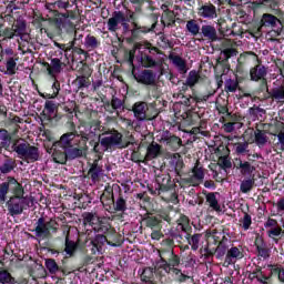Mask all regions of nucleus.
<instances>
[{"label": "nucleus", "instance_id": "09e8293b", "mask_svg": "<svg viewBox=\"0 0 284 284\" xmlns=\"http://www.w3.org/2000/svg\"><path fill=\"white\" fill-rule=\"evenodd\" d=\"M105 243H108V245H112V247H116V244L108 241V237L103 233L95 235L94 240L92 241V245L94 247H101V245H104Z\"/></svg>", "mask_w": 284, "mask_h": 284}, {"label": "nucleus", "instance_id": "f704fd0d", "mask_svg": "<svg viewBox=\"0 0 284 284\" xmlns=\"http://www.w3.org/2000/svg\"><path fill=\"white\" fill-rule=\"evenodd\" d=\"M267 267L271 276H275L280 283L284 284V266L281 264H268Z\"/></svg>", "mask_w": 284, "mask_h": 284}, {"label": "nucleus", "instance_id": "49530a36", "mask_svg": "<svg viewBox=\"0 0 284 284\" xmlns=\"http://www.w3.org/2000/svg\"><path fill=\"white\" fill-rule=\"evenodd\" d=\"M206 203H209L210 207L215 212H221V205L219 204V200L216 199V193L211 192L206 194Z\"/></svg>", "mask_w": 284, "mask_h": 284}, {"label": "nucleus", "instance_id": "b1692460", "mask_svg": "<svg viewBox=\"0 0 284 284\" xmlns=\"http://www.w3.org/2000/svg\"><path fill=\"white\" fill-rule=\"evenodd\" d=\"M260 24L263 28H276L278 24L283 26L281 20L272 13H264L261 18Z\"/></svg>", "mask_w": 284, "mask_h": 284}, {"label": "nucleus", "instance_id": "ea45409f", "mask_svg": "<svg viewBox=\"0 0 284 284\" xmlns=\"http://www.w3.org/2000/svg\"><path fill=\"white\" fill-rule=\"evenodd\" d=\"M93 230L98 233V234H108V232H110V222L105 221V219H98V223H95V225L93 226Z\"/></svg>", "mask_w": 284, "mask_h": 284}, {"label": "nucleus", "instance_id": "6ab92c4d", "mask_svg": "<svg viewBox=\"0 0 284 284\" xmlns=\"http://www.w3.org/2000/svg\"><path fill=\"white\" fill-rule=\"evenodd\" d=\"M132 112L138 121H148V103L145 102H135L132 106Z\"/></svg>", "mask_w": 284, "mask_h": 284}, {"label": "nucleus", "instance_id": "58836bf2", "mask_svg": "<svg viewBox=\"0 0 284 284\" xmlns=\"http://www.w3.org/2000/svg\"><path fill=\"white\" fill-rule=\"evenodd\" d=\"M82 219H83V223L84 225H90L93 230V227L97 225V223H99V214H97L95 212H84L82 214Z\"/></svg>", "mask_w": 284, "mask_h": 284}, {"label": "nucleus", "instance_id": "423d86ee", "mask_svg": "<svg viewBox=\"0 0 284 284\" xmlns=\"http://www.w3.org/2000/svg\"><path fill=\"white\" fill-rule=\"evenodd\" d=\"M158 253L160 260L155 265V274H170L171 270L181 265V257L174 253V248L162 247Z\"/></svg>", "mask_w": 284, "mask_h": 284}, {"label": "nucleus", "instance_id": "a211bd4d", "mask_svg": "<svg viewBox=\"0 0 284 284\" xmlns=\"http://www.w3.org/2000/svg\"><path fill=\"white\" fill-rule=\"evenodd\" d=\"M197 14L202 17V19H216V6L212 2H206L197 8Z\"/></svg>", "mask_w": 284, "mask_h": 284}, {"label": "nucleus", "instance_id": "774afa93", "mask_svg": "<svg viewBox=\"0 0 284 284\" xmlns=\"http://www.w3.org/2000/svg\"><path fill=\"white\" fill-rule=\"evenodd\" d=\"M14 27L10 28L7 27L1 33L0 37H3L4 39H14Z\"/></svg>", "mask_w": 284, "mask_h": 284}, {"label": "nucleus", "instance_id": "72a5a7b5", "mask_svg": "<svg viewBox=\"0 0 284 284\" xmlns=\"http://www.w3.org/2000/svg\"><path fill=\"white\" fill-rule=\"evenodd\" d=\"M169 274H174V281L175 283H187V281H194V278L185 273H183V271H181V268H179V266H174L173 268L170 270Z\"/></svg>", "mask_w": 284, "mask_h": 284}, {"label": "nucleus", "instance_id": "4d7b16f0", "mask_svg": "<svg viewBox=\"0 0 284 284\" xmlns=\"http://www.w3.org/2000/svg\"><path fill=\"white\" fill-rule=\"evenodd\" d=\"M255 170L256 168L247 161H244V163L240 164V172L243 176L252 174Z\"/></svg>", "mask_w": 284, "mask_h": 284}, {"label": "nucleus", "instance_id": "c03bdc74", "mask_svg": "<svg viewBox=\"0 0 284 284\" xmlns=\"http://www.w3.org/2000/svg\"><path fill=\"white\" fill-rule=\"evenodd\" d=\"M170 59L180 72H183V74L187 72V63L184 61L183 58H181L180 55H171Z\"/></svg>", "mask_w": 284, "mask_h": 284}, {"label": "nucleus", "instance_id": "79ce46f5", "mask_svg": "<svg viewBox=\"0 0 284 284\" xmlns=\"http://www.w3.org/2000/svg\"><path fill=\"white\" fill-rule=\"evenodd\" d=\"M140 278H141L142 283L156 284V283H154V268H152V267L144 268L140 275Z\"/></svg>", "mask_w": 284, "mask_h": 284}, {"label": "nucleus", "instance_id": "4be33fe9", "mask_svg": "<svg viewBox=\"0 0 284 284\" xmlns=\"http://www.w3.org/2000/svg\"><path fill=\"white\" fill-rule=\"evenodd\" d=\"M10 145H12V134L6 129H0V154H3V150L10 152Z\"/></svg>", "mask_w": 284, "mask_h": 284}, {"label": "nucleus", "instance_id": "a18cd8bd", "mask_svg": "<svg viewBox=\"0 0 284 284\" xmlns=\"http://www.w3.org/2000/svg\"><path fill=\"white\" fill-rule=\"evenodd\" d=\"M161 154V146L159 143H151L146 149V159H156Z\"/></svg>", "mask_w": 284, "mask_h": 284}, {"label": "nucleus", "instance_id": "69168bd1", "mask_svg": "<svg viewBox=\"0 0 284 284\" xmlns=\"http://www.w3.org/2000/svg\"><path fill=\"white\" fill-rule=\"evenodd\" d=\"M44 110L48 114H54V112H57V104L52 100H47L44 103Z\"/></svg>", "mask_w": 284, "mask_h": 284}, {"label": "nucleus", "instance_id": "c9c22d12", "mask_svg": "<svg viewBox=\"0 0 284 284\" xmlns=\"http://www.w3.org/2000/svg\"><path fill=\"white\" fill-rule=\"evenodd\" d=\"M266 234H267L268 239H272L273 243L278 245L281 239H283V236H284V230L280 225V226H275L273 229H270L266 232Z\"/></svg>", "mask_w": 284, "mask_h": 284}, {"label": "nucleus", "instance_id": "c85d7f7f", "mask_svg": "<svg viewBox=\"0 0 284 284\" xmlns=\"http://www.w3.org/2000/svg\"><path fill=\"white\" fill-rule=\"evenodd\" d=\"M236 54H239V51H236V49L234 48L224 49L221 52V57H223V59L219 61L220 65H223V68H226L227 70H230V59L232 57H236Z\"/></svg>", "mask_w": 284, "mask_h": 284}, {"label": "nucleus", "instance_id": "9d476101", "mask_svg": "<svg viewBox=\"0 0 284 284\" xmlns=\"http://www.w3.org/2000/svg\"><path fill=\"white\" fill-rule=\"evenodd\" d=\"M142 223L144 227L151 230L152 241H161L163 239V222H161L159 216L145 213L142 217Z\"/></svg>", "mask_w": 284, "mask_h": 284}, {"label": "nucleus", "instance_id": "dca6fc26", "mask_svg": "<svg viewBox=\"0 0 284 284\" xmlns=\"http://www.w3.org/2000/svg\"><path fill=\"white\" fill-rule=\"evenodd\" d=\"M54 6L55 8H58V10H65V12L60 13V17H62V19H77V12L72 10V8H74V4H70L69 1L58 0L54 2Z\"/></svg>", "mask_w": 284, "mask_h": 284}, {"label": "nucleus", "instance_id": "1a4fd4ad", "mask_svg": "<svg viewBox=\"0 0 284 284\" xmlns=\"http://www.w3.org/2000/svg\"><path fill=\"white\" fill-rule=\"evenodd\" d=\"M11 149L18 154L19 159H23L24 161H28V163H36V161H39V148L31 145L28 142L19 144L14 142Z\"/></svg>", "mask_w": 284, "mask_h": 284}, {"label": "nucleus", "instance_id": "473e14b6", "mask_svg": "<svg viewBox=\"0 0 284 284\" xmlns=\"http://www.w3.org/2000/svg\"><path fill=\"white\" fill-rule=\"evenodd\" d=\"M83 45H84L87 52H92L93 50H97V48L101 47V41L97 37L92 36V34H88L84 38Z\"/></svg>", "mask_w": 284, "mask_h": 284}, {"label": "nucleus", "instance_id": "f8f14e48", "mask_svg": "<svg viewBox=\"0 0 284 284\" xmlns=\"http://www.w3.org/2000/svg\"><path fill=\"white\" fill-rule=\"evenodd\" d=\"M251 81L258 82V92H268L267 87V69L263 64H256L250 70Z\"/></svg>", "mask_w": 284, "mask_h": 284}, {"label": "nucleus", "instance_id": "cd10ccee", "mask_svg": "<svg viewBox=\"0 0 284 284\" xmlns=\"http://www.w3.org/2000/svg\"><path fill=\"white\" fill-rule=\"evenodd\" d=\"M193 176L187 178L185 180V183H189L190 185L196 186L203 179H205V172H203V168H199V165H195L192 170ZM197 181L199 183H195Z\"/></svg>", "mask_w": 284, "mask_h": 284}, {"label": "nucleus", "instance_id": "393cba45", "mask_svg": "<svg viewBox=\"0 0 284 284\" xmlns=\"http://www.w3.org/2000/svg\"><path fill=\"white\" fill-rule=\"evenodd\" d=\"M214 242L217 243V247L215 250L216 258H223L225 254L227 255V236L223 235L221 241H219V236H213Z\"/></svg>", "mask_w": 284, "mask_h": 284}, {"label": "nucleus", "instance_id": "de8ad7c7", "mask_svg": "<svg viewBox=\"0 0 284 284\" xmlns=\"http://www.w3.org/2000/svg\"><path fill=\"white\" fill-rule=\"evenodd\" d=\"M186 30L192 37H199L201 34V26H199L196 20H189L186 22Z\"/></svg>", "mask_w": 284, "mask_h": 284}, {"label": "nucleus", "instance_id": "f03ea898", "mask_svg": "<svg viewBox=\"0 0 284 284\" xmlns=\"http://www.w3.org/2000/svg\"><path fill=\"white\" fill-rule=\"evenodd\" d=\"M77 131L64 133L60 140L53 143V161L60 165H65L68 161H74V159H81L85 154L83 146L77 145Z\"/></svg>", "mask_w": 284, "mask_h": 284}, {"label": "nucleus", "instance_id": "a878e982", "mask_svg": "<svg viewBox=\"0 0 284 284\" xmlns=\"http://www.w3.org/2000/svg\"><path fill=\"white\" fill-rule=\"evenodd\" d=\"M45 267L49 274H57V272H62L63 276H68V274H70V271H68L65 266H60L59 264H57V261L54 258H47Z\"/></svg>", "mask_w": 284, "mask_h": 284}, {"label": "nucleus", "instance_id": "bb28decb", "mask_svg": "<svg viewBox=\"0 0 284 284\" xmlns=\"http://www.w3.org/2000/svg\"><path fill=\"white\" fill-rule=\"evenodd\" d=\"M160 192H170L172 190V178L170 174H161L155 178Z\"/></svg>", "mask_w": 284, "mask_h": 284}, {"label": "nucleus", "instance_id": "e433bc0d", "mask_svg": "<svg viewBox=\"0 0 284 284\" xmlns=\"http://www.w3.org/2000/svg\"><path fill=\"white\" fill-rule=\"evenodd\" d=\"M101 172H103V169L99 165V161L94 160L89 169L88 176L91 181L95 182L99 181Z\"/></svg>", "mask_w": 284, "mask_h": 284}, {"label": "nucleus", "instance_id": "864d4df0", "mask_svg": "<svg viewBox=\"0 0 284 284\" xmlns=\"http://www.w3.org/2000/svg\"><path fill=\"white\" fill-rule=\"evenodd\" d=\"M254 183H256L254 178L243 180L240 185V190H241L242 194H247V193L252 192V189L254 187Z\"/></svg>", "mask_w": 284, "mask_h": 284}, {"label": "nucleus", "instance_id": "2eb2a0df", "mask_svg": "<svg viewBox=\"0 0 284 284\" xmlns=\"http://www.w3.org/2000/svg\"><path fill=\"white\" fill-rule=\"evenodd\" d=\"M134 79L141 85H155L156 74L150 69H144L140 73L134 74Z\"/></svg>", "mask_w": 284, "mask_h": 284}, {"label": "nucleus", "instance_id": "0eeeda50", "mask_svg": "<svg viewBox=\"0 0 284 284\" xmlns=\"http://www.w3.org/2000/svg\"><path fill=\"white\" fill-rule=\"evenodd\" d=\"M122 143L123 134H121V132L118 130L105 131L102 133V138H99V142H94L93 152H95V154H101V149H99L100 145L104 148V150H112V148L122 150V148H125Z\"/></svg>", "mask_w": 284, "mask_h": 284}, {"label": "nucleus", "instance_id": "0e129e2a", "mask_svg": "<svg viewBox=\"0 0 284 284\" xmlns=\"http://www.w3.org/2000/svg\"><path fill=\"white\" fill-rule=\"evenodd\" d=\"M136 55V49H131L125 52L124 58L125 61L129 63V65H132L134 68V57Z\"/></svg>", "mask_w": 284, "mask_h": 284}, {"label": "nucleus", "instance_id": "f3484780", "mask_svg": "<svg viewBox=\"0 0 284 284\" xmlns=\"http://www.w3.org/2000/svg\"><path fill=\"white\" fill-rule=\"evenodd\" d=\"M163 141L166 148H169V150H172V152H176L179 149L183 148V140L170 133V131H166V134L163 135Z\"/></svg>", "mask_w": 284, "mask_h": 284}, {"label": "nucleus", "instance_id": "20e7f679", "mask_svg": "<svg viewBox=\"0 0 284 284\" xmlns=\"http://www.w3.org/2000/svg\"><path fill=\"white\" fill-rule=\"evenodd\" d=\"M178 227L181 230L182 233L173 234V239L178 241V243H183L185 240L187 245H191V250L196 252L201 245V239H203V234L201 233H193L192 225H190V217L187 215L182 214L178 220Z\"/></svg>", "mask_w": 284, "mask_h": 284}, {"label": "nucleus", "instance_id": "603ef678", "mask_svg": "<svg viewBox=\"0 0 284 284\" xmlns=\"http://www.w3.org/2000/svg\"><path fill=\"white\" fill-rule=\"evenodd\" d=\"M74 83L78 90H85V88H90V77L77 75Z\"/></svg>", "mask_w": 284, "mask_h": 284}, {"label": "nucleus", "instance_id": "a19ab883", "mask_svg": "<svg viewBox=\"0 0 284 284\" xmlns=\"http://www.w3.org/2000/svg\"><path fill=\"white\" fill-rule=\"evenodd\" d=\"M104 108L108 112H114V110H121L123 108V101L121 99L113 97L111 102L106 101Z\"/></svg>", "mask_w": 284, "mask_h": 284}, {"label": "nucleus", "instance_id": "9b49d317", "mask_svg": "<svg viewBox=\"0 0 284 284\" xmlns=\"http://www.w3.org/2000/svg\"><path fill=\"white\" fill-rule=\"evenodd\" d=\"M125 21V13L123 11H114L106 22V28L109 32H119L122 27L124 34H128V32H130V23Z\"/></svg>", "mask_w": 284, "mask_h": 284}, {"label": "nucleus", "instance_id": "7c9ffc66", "mask_svg": "<svg viewBox=\"0 0 284 284\" xmlns=\"http://www.w3.org/2000/svg\"><path fill=\"white\" fill-rule=\"evenodd\" d=\"M48 72L49 74H61V71L63 70V68H65V63L63 61H61V59L59 58H52L51 59V63L48 64Z\"/></svg>", "mask_w": 284, "mask_h": 284}, {"label": "nucleus", "instance_id": "c756f323", "mask_svg": "<svg viewBox=\"0 0 284 284\" xmlns=\"http://www.w3.org/2000/svg\"><path fill=\"white\" fill-rule=\"evenodd\" d=\"M53 22L54 26L58 28L59 32H61V30L65 28L67 34H69V37H74L77 34V27H74L73 23L65 24L61 18H55Z\"/></svg>", "mask_w": 284, "mask_h": 284}, {"label": "nucleus", "instance_id": "7ed1b4c3", "mask_svg": "<svg viewBox=\"0 0 284 284\" xmlns=\"http://www.w3.org/2000/svg\"><path fill=\"white\" fill-rule=\"evenodd\" d=\"M100 201L105 212H109V214H125V212H128V199L123 196V193H120L119 196L114 199V187L110 184L104 187Z\"/></svg>", "mask_w": 284, "mask_h": 284}, {"label": "nucleus", "instance_id": "e2e57ef3", "mask_svg": "<svg viewBox=\"0 0 284 284\" xmlns=\"http://www.w3.org/2000/svg\"><path fill=\"white\" fill-rule=\"evenodd\" d=\"M219 165L222 170H231L232 160H230V156L227 155L221 156Z\"/></svg>", "mask_w": 284, "mask_h": 284}, {"label": "nucleus", "instance_id": "aec40b11", "mask_svg": "<svg viewBox=\"0 0 284 284\" xmlns=\"http://www.w3.org/2000/svg\"><path fill=\"white\" fill-rule=\"evenodd\" d=\"M200 36L206 41H211V43L219 41V34L216 33V28L210 24L202 26Z\"/></svg>", "mask_w": 284, "mask_h": 284}, {"label": "nucleus", "instance_id": "338daca9", "mask_svg": "<svg viewBox=\"0 0 284 284\" xmlns=\"http://www.w3.org/2000/svg\"><path fill=\"white\" fill-rule=\"evenodd\" d=\"M144 52H146V54H149L153 58L155 54H163V51H161V49H159L156 47H152V44H148Z\"/></svg>", "mask_w": 284, "mask_h": 284}, {"label": "nucleus", "instance_id": "5fc2aeb1", "mask_svg": "<svg viewBox=\"0 0 284 284\" xmlns=\"http://www.w3.org/2000/svg\"><path fill=\"white\" fill-rule=\"evenodd\" d=\"M6 68L7 72H4V74H8L9 77H14V74H17V60L10 57L6 62Z\"/></svg>", "mask_w": 284, "mask_h": 284}, {"label": "nucleus", "instance_id": "6e6552de", "mask_svg": "<svg viewBox=\"0 0 284 284\" xmlns=\"http://www.w3.org/2000/svg\"><path fill=\"white\" fill-rule=\"evenodd\" d=\"M34 225L36 227L32 232H34L37 239H41V241L52 239V234H57V232H59V222L54 219L45 220V217L41 216Z\"/></svg>", "mask_w": 284, "mask_h": 284}, {"label": "nucleus", "instance_id": "bf43d9fd", "mask_svg": "<svg viewBox=\"0 0 284 284\" xmlns=\"http://www.w3.org/2000/svg\"><path fill=\"white\" fill-rule=\"evenodd\" d=\"M12 28H13L14 34H17L18 37H21V34L26 32V28H27L26 21L18 20L16 24L12 26Z\"/></svg>", "mask_w": 284, "mask_h": 284}, {"label": "nucleus", "instance_id": "f257e3e1", "mask_svg": "<svg viewBox=\"0 0 284 284\" xmlns=\"http://www.w3.org/2000/svg\"><path fill=\"white\" fill-rule=\"evenodd\" d=\"M7 207V216H21L28 202L26 199V189L14 176L9 175L0 183V204Z\"/></svg>", "mask_w": 284, "mask_h": 284}, {"label": "nucleus", "instance_id": "052dcab7", "mask_svg": "<svg viewBox=\"0 0 284 284\" xmlns=\"http://www.w3.org/2000/svg\"><path fill=\"white\" fill-rule=\"evenodd\" d=\"M237 89H239V81L236 80L230 79L224 84L225 92H236Z\"/></svg>", "mask_w": 284, "mask_h": 284}, {"label": "nucleus", "instance_id": "6e6d98bb", "mask_svg": "<svg viewBox=\"0 0 284 284\" xmlns=\"http://www.w3.org/2000/svg\"><path fill=\"white\" fill-rule=\"evenodd\" d=\"M77 77H92V69L88 63H81V65L77 67Z\"/></svg>", "mask_w": 284, "mask_h": 284}, {"label": "nucleus", "instance_id": "13d9d810", "mask_svg": "<svg viewBox=\"0 0 284 284\" xmlns=\"http://www.w3.org/2000/svg\"><path fill=\"white\" fill-rule=\"evenodd\" d=\"M234 148H235V153L237 155H241V154H246V152H250V142L247 141H244V142H236L234 144Z\"/></svg>", "mask_w": 284, "mask_h": 284}, {"label": "nucleus", "instance_id": "8fccbe9b", "mask_svg": "<svg viewBox=\"0 0 284 284\" xmlns=\"http://www.w3.org/2000/svg\"><path fill=\"white\" fill-rule=\"evenodd\" d=\"M255 143L258 148H263L267 143V135L264 130L256 129L255 131Z\"/></svg>", "mask_w": 284, "mask_h": 284}, {"label": "nucleus", "instance_id": "680f3d73", "mask_svg": "<svg viewBox=\"0 0 284 284\" xmlns=\"http://www.w3.org/2000/svg\"><path fill=\"white\" fill-rule=\"evenodd\" d=\"M240 223H242L243 230L245 232H247V230H250V227H252V215H250L248 213H244V216L240 221Z\"/></svg>", "mask_w": 284, "mask_h": 284}, {"label": "nucleus", "instance_id": "3c124183", "mask_svg": "<svg viewBox=\"0 0 284 284\" xmlns=\"http://www.w3.org/2000/svg\"><path fill=\"white\" fill-rule=\"evenodd\" d=\"M200 80L201 75H199V72L196 70H192L189 72L185 83L192 89L194 85H196V83H199Z\"/></svg>", "mask_w": 284, "mask_h": 284}, {"label": "nucleus", "instance_id": "37998d69", "mask_svg": "<svg viewBox=\"0 0 284 284\" xmlns=\"http://www.w3.org/2000/svg\"><path fill=\"white\" fill-rule=\"evenodd\" d=\"M0 283L1 284H17V280L14 278V276H12L11 273L8 272V270H6V268H3V266H1Z\"/></svg>", "mask_w": 284, "mask_h": 284}, {"label": "nucleus", "instance_id": "4c0bfd02", "mask_svg": "<svg viewBox=\"0 0 284 284\" xmlns=\"http://www.w3.org/2000/svg\"><path fill=\"white\" fill-rule=\"evenodd\" d=\"M14 168H17V160L7 156L0 165V173L10 174V172L14 171Z\"/></svg>", "mask_w": 284, "mask_h": 284}, {"label": "nucleus", "instance_id": "412c9836", "mask_svg": "<svg viewBox=\"0 0 284 284\" xmlns=\"http://www.w3.org/2000/svg\"><path fill=\"white\" fill-rule=\"evenodd\" d=\"M77 250H79V244L70 240V233L68 232L64 239V248H61V254L74 257L77 254Z\"/></svg>", "mask_w": 284, "mask_h": 284}, {"label": "nucleus", "instance_id": "39448f33", "mask_svg": "<svg viewBox=\"0 0 284 284\" xmlns=\"http://www.w3.org/2000/svg\"><path fill=\"white\" fill-rule=\"evenodd\" d=\"M125 23H131L132 26V29H130L129 31L131 32V37L126 39L128 43H134V41H139L142 34H149V32H154V29L156 28V20L154 19L149 20L150 23L140 24L139 16H136V13H134L133 11H129L125 16Z\"/></svg>", "mask_w": 284, "mask_h": 284}, {"label": "nucleus", "instance_id": "5701e85b", "mask_svg": "<svg viewBox=\"0 0 284 284\" xmlns=\"http://www.w3.org/2000/svg\"><path fill=\"white\" fill-rule=\"evenodd\" d=\"M140 63L142 68H159L161 62L154 59L148 51L140 52Z\"/></svg>", "mask_w": 284, "mask_h": 284}, {"label": "nucleus", "instance_id": "2f4dec72", "mask_svg": "<svg viewBox=\"0 0 284 284\" xmlns=\"http://www.w3.org/2000/svg\"><path fill=\"white\" fill-rule=\"evenodd\" d=\"M268 94V99L275 101V103H284V85H280L271 89V91H266Z\"/></svg>", "mask_w": 284, "mask_h": 284}, {"label": "nucleus", "instance_id": "ddd939ff", "mask_svg": "<svg viewBox=\"0 0 284 284\" xmlns=\"http://www.w3.org/2000/svg\"><path fill=\"white\" fill-rule=\"evenodd\" d=\"M255 250L258 258H263V261H267L270 256H272V248L267 246L265 239L262 235H256L254 241Z\"/></svg>", "mask_w": 284, "mask_h": 284}, {"label": "nucleus", "instance_id": "4468645a", "mask_svg": "<svg viewBox=\"0 0 284 284\" xmlns=\"http://www.w3.org/2000/svg\"><path fill=\"white\" fill-rule=\"evenodd\" d=\"M244 256L245 254H243V246H232L226 252L223 267H230V265H234L236 261H241V258Z\"/></svg>", "mask_w": 284, "mask_h": 284}]
</instances>
